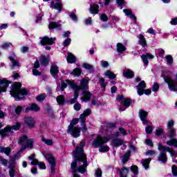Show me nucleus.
<instances>
[{"label":"nucleus","mask_w":177,"mask_h":177,"mask_svg":"<svg viewBox=\"0 0 177 177\" xmlns=\"http://www.w3.org/2000/svg\"><path fill=\"white\" fill-rule=\"evenodd\" d=\"M84 146H85V141H81L79 147L73 151V156L75 160L71 163V169L73 173V177H80L75 174L77 171L80 174H84L86 171L88 167V161L86 160V155L84 153Z\"/></svg>","instance_id":"nucleus-1"},{"label":"nucleus","mask_w":177,"mask_h":177,"mask_svg":"<svg viewBox=\"0 0 177 177\" xmlns=\"http://www.w3.org/2000/svg\"><path fill=\"white\" fill-rule=\"evenodd\" d=\"M10 93L15 100H23L25 96H27V90L21 88V84L15 83L11 86Z\"/></svg>","instance_id":"nucleus-2"},{"label":"nucleus","mask_w":177,"mask_h":177,"mask_svg":"<svg viewBox=\"0 0 177 177\" xmlns=\"http://www.w3.org/2000/svg\"><path fill=\"white\" fill-rule=\"evenodd\" d=\"M110 140V137H102V136H98L92 142V145L95 149L99 148V151L100 153H106L110 150L109 146H103L104 143H107Z\"/></svg>","instance_id":"nucleus-3"},{"label":"nucleus","mask_w":177,"mask_h":177,"mask_svg":"<svg viewBox=\"0 0 177 177\" xmlns=\"http://www.w3.org/2000/svg\"><path fill=\"white\" fill-rule=\"evenodd\" d=\"M158 150H159V151H161L158 156V161H161L163 163L167 162V153H165V151H168L169 153H170L171 157H174V156H175V151H174V149H171V148L168 147H165L161 144H158Z\"/></svg>","instance_id":"nucleus-4"},{"label":"nucleus","mask_w":177,"mask_h":177,"mask_svg":"<svg viewBox=\"0 0 177 177\" xmlns=\"http://www.w3.org/2000/svg\"><path fill=\"white\" fill-rule=\"evenodd\" d=\"M78 121H80L78 118H75L71 121V124L68 126V133H71L73 138H80V133H81V129L74 126L78 124Z\"/></svg>","instance_id":"nucleus-5"},{"label":"nucleus","mask_w":177,"mask_h":177,"mask_svg":"<svg viewBox=\"0 0 177 177\" xmlns=\"http://www.w3.org/2000/svg\"><path fill=\"white\" fill-rule=\"evenodd\" d=\"M66 82L68 83V85H70L71 88H72L73 91L78 92V91H80V89H88L89 79H83L82 80H81L80 86H77V84L74 83V82H71L70 80H66Z\"/></svg>","instance_id":"nucleus-6"},{"label":"nucleus","mask_w":177,"mask_h":177,"mask_svg":"<svg viewBox=\"0 0 177 177\" xmlns=\"http://www.w3.org/2000/svg\"><path fill=\"white\" fill-rule=\"evenodd\" d=\"M116 100L119 102V103H122L124 106V107L120 108V111H125V109L131 106V100L129 98L124 97L123 95H118Z\"/></svg>","instance_id":"nucleus-7"},{"label":"nucleus","mask_w":177,"mask_h":177,"mask_svg":"<svg viewBox=\"0 0 177 177\" xmlns=\"http://www.w3.org/2000/svg\"><path fill=\"white\" fill-rule=\"evenodd\" d=\"M44 156L50 165L51 172L53 174H55V167H56V159H55L53 155L49 152L45 153L44 154Z\"/></svg>","instance_id":"nucleus-8"},{"label":"nucleus","mask_w":177,"mask_h":177,"mask_svg":"<svg viewBox=\"0 0 177 177\" xmlns=\"http://www.w3.org/2000/svg\"><path fill=\"white\" fill-rule=\"evenodd\" d=\"M91 109H87L80 116V120L82 124H83V127H82V131L83 132H86V131L88 130V129L86 128V126H85L84 124H85V121L86 120V117H88V115H89L91 114Z\"/></svg>","instance_id":"nucleus-9"},{"label":"nucleus","mask_w":177,"mask_h":177,"mask_svg":"<svg viewBox=\"0 0 177 177\" xmlns=\"http://www.w3.org/2000/svg\"><path fill=\"white\" fill-rule=\"evenodd\" d=\"M24 121L28 128H30V129L35 128V120L34 118L31 116H26Z\"/></svg>","instance_id":"nucleus-10"},{"label":"nucleus","mask_w":177,"mask_h":177,"mask_svg":"<svg viewBox=\"0 0 177 177\" xmlns=\"http://www.w3.org/2000/svg\"><path fill=\"white\" fill-rule=\"evenodd\" d=\"M41 45H53V42L56 41V37H48V36H45L44 37H39Z\"/></svg>","instance_id":"nucleus-11"},{"label":"nucleus","mask_w":177,"mask_h":177,"mask_svg":"<svg viewBox=\"0 0 177 177\" xmlns=\"http://www.w3.org/2000/svg\"><path fill=\"white\" fill-rule=\"evenodd\" d=\"M9 84H10V82H8L5 79H0V93L6 91L8 86H9Z\"/></svg>","instance_id":"nucleus-12"},{"label":"nucleus","mask_w":177,"mask_h":177,"mask_svg":"<svg viewBox=\"0 0 177 177\" xmlns=\"http://www.w3.org/2000/svg\"><path fill=\"white\" fill-rule=\"evenodd\" d=\"M146 88V82L141 81L137 86V92L139 96L145 94V89Z\"/></svg>","instance_id":"nucleus-13"},{"label":"nucleus","mask_w":177,"mask_h":177,"mask_svg":"<svg viewBox=\"0 0 177 177\" xmlns=\"http://www.w3.org/2000/svg\"><path fill=\"white\" fill-rule=\"evenodd\" d=\"M9 60H10L11 63H12V68H15V67H17L20 66L19 61L16 60V54L15 53H11L10 56L8 57Z\"/></svg>","instance_id":"nucleus-14"},{"label":"nucleus","mask_w":177,"mask_h":177,"mask_svg":"<svg viewBox=\"0 0 177 177\" xmlns=\"http://www.w3.org/2000/svg\"><path fill=\"white\" fill-rule=\"evenodd\" d=\"M59 66L56 64H53L51 66L50 69V73L54 78H57V74H59Z\"/></svg>","instance_id":"nucleus-15"},{"label":"nucleus","mask_w":177,"mask_h":177,"mask_svg":"<svg viewBox=\"0 0 177 177\" xmlns=\"http://www.w3.org/2000/svg\"><path fill=\"white\" fill-rule=\"evenodd\" d=\"M49 22H50L48 25L49 30H54V28H56L57 30H60V28H62V24L57 22L52 21V19H49Z\"/></svg>","instance_id":"nucleus-16"},{"label":"nucleus","mask_w":177,"mask_h":177,"mask_svg":"<svg viewBox=\"0 0 177 177\" xmlns=\"http://www.w3.org/2000/svg\"><path fill=\"white\" fill-rule=\"evenodd\" d=\"M26 150V149H30V150H32L34 149V140L32 139H28L27 140L25 145H23L21 147V149H24Z\"/></svg>","instance_id":"nucleus-17"},{"label":"nucleus","mask_w":177,"mask_h":177,"mask_svg":"<svg viewBox=\"0 0 177 177\" xmlns=\"http://www.w3.org/2000/svg\"><path fill=\"white\" fill-rule=\"evenodd\" d=\"M50 8H51V9H57V10H59V13H60V12H62V9H63V5L61 2H58L55 4L54 1H51Z\"/></svg>","instance_id":"nucleus-18"},{"label":"nucleus","mask_w":177,"mask_h":177,"mask_svg":"<svg viewBox=\"0 0 177 177\" xmlns=\"http://www.w3.org/2000/svg\"><path fill=\"white\" fill-rule=\"evenodd\" d=\"M139 116H140L141 121H142L143 124H147L148 121L146 120V118L147 117V112H146L143 110H140Z\"/></svg>","instance_id":"nucleus-19"},{"label":"nucleus","mask_w":177,"mask_h":177,"mask_svg":"<svg viewBox=\"0 0 177 177\" xmlns=\"http://www.w3.org/2000/svg\"><path fill=\"white\" fill-rule=\"evenodd\" d=\"M141 58L142 59L144 64L147 66V64H149V60H147V59H154V55L150 53H147V55H142L141 56Z\"/></svg>","instance_id":"nucleus-20"},{"label":"nucleus","mask_w":177,"mask_h":177,"mask_svg":"<svg viewBox=\"0 0 177 177\" xmlns=\"http://www.w3.org/2000/svg\"><path fill=\"white\" fill-rule=\"evenodd\" d=\"M89 12L91 15H97L99 13V6L97 4L91 5Z\"/></svg>","instance_id":"nucleus-21"},{"label":"nucleus","mask_w":177,"mask_h":177,"mask_svg":"<svg viewBox=\"0 0 177 177\" xmlns=\"http://www.w3.org/2000/svg\"><path fill=\"white\" fill-rule=\"evenodd\" d=\"M91 96H92V94L89 91H83L82 100L83 102H89L91 100Z\"/></svg>","instance_id":"nucleus-22"},{"label":"nucleus","mask_w":177,"mask_h":177,"mask_svg":"<svg viewBox=\"0 0 177 177\" xmlns=\"http://www.w3.org/2000/svg\"><path fill=\"white\" fill-rule=\"evenodd\" d=\"M138 44L141 45V46H147V43L146 41V38L142 35H139L138 36Z\"/></svg>","instance_id":"nucleus-23"},{"label":"nucleus","mask_w":177,"mask_h":177,"mask_svg":"<svg viewBox=\"0 0 177 177\" xmlns=\"http://www.w3.org/2000/svg\"><path fill=\"white\" fill-rule=\"evenodd\" d=\"M125 50H127V47H125L124 44L121 43L117 44V52H118V53H124Z\"/></svg>","instance_id":"nucleus-24"},{"label":"nucleus","mask_w":177,"mask_h":177,"mask_svg":"<svg viewBox=\"0 0 177 177\" xmlns=\"http://www.w3.org/2000/svg\"><path fill=\"white\" fill-rule=\"evenodd\" d=\"M21 127V124L20 122H17L15 125L12 126L11 127H9L10 129L8 131L12 133H13V131H19L20 128Z\"/></svg>","instance_id":"nucleus-25"},{"label":"nucleus","mask_w":177,"mask_h":177,"mask_svg":"<svg viewBox=\"0 0 177 177\" xmlns=\"http://www.w3.org/2000/svg\"><path fill=\"white\" fill-rule=\"evenodd\" d=\"M66 60L68 62V63H75V62H77V58H75V56H74V55L68 53V56L66 57Z\"/></svg>","instance_id":"nucleus-26"},{"label":"nucleus","mask_w":177,"mask_h":177,"mask_svg":"<svg viewBox=\"0 0 177 177\" xmlns=\"http://www.w3.org/2000/svg\"><path fill=\"white\" fill-rule=\"evenodd\" d=\"M150 161H151V158H150L147 159H142L141 160V163L142 164V166L145 167V169H147L149 168V165H150Z\"/></svg>","instance_id":"nucleus-27"},{"label":"nucleus","mask_w":177,"mask_h":177,"mask_svg":"<svg viewBox=\"0 0 177 177\" xmlns=\"http://www.w3.org/2000/svg\"><path fill=\"white\" fill-rule=\"evenodd\" d=\"M123 75L127 78H132L133 77V72L129 69H127L124 71Z\"/></svg>","instance_id":"nucleus-28"},{"label":"nucleus","mask_w":177,"mask_h":177,"mask_svg":"<svg viewBox=\"0 0 177 177\" xmlns=\"http://www.w3.org/2000/svg\"><path fill=\"white\" fill-rule=\"evenodd\" d=\"M12 151L10 147H0V153H5L7 156H10Z\"/></svg>","instance_id":"nucleus-29"},{"label":"nucleus","mask_w":177,"mask_h":177,"mask_svg":"<svg viewBox=\"0 0 177 177\" xmlns=\"http://www.w3.org/2000/svg\"><path fill=\"white\" fill-rule=\"evenodd\" d=\"M129 172V168L123 167L121 169L120 171V177H127V175H128V173Z\"/></svg>","instance_id":"nucleus-30"},{"label":"nucleus","mask_w":177,"mask_h":177,"mask_svg":"<svg viewBox=\"0 0 177 177\" xmlns=\"http://www.w3.org/2000/svg\"><path fill=\"white\" fill-rule=\"evenodd\" d=\"M167 145H168V146H174V147H177V139L172 138L170 140L167 141Z\"/></svg>","instance_id":"nucleus-31"},{"label":"nucleus","mask_w":177,"mask_h":177,"mask_svg":"<svg viewBox=\"0 0 177 177\" xmlns=\"http://www.w3.org/2000/svg\"><path fill=\"white\" fill-rule=\"evenodd\" d=\"M169 137V138H175L176 136V129H167Z\"/></svg>","instance_id":"nucleus-32"},{"label":"nucleus","mask_w":177,"mask_h":177,"mask_svg":"<svg viewBox=\"0 0 177 177\" xmlns=\"http://www.w3.org/2000/svg\"><path fill=\"white\" fill-rule=\"evenodd\" d=\"M9 129V127H6L4 129L0 130V135L1 136V138H5V136H8V133L10 132Z\"/></svg>","instance_id":"nucleus-33"},{"label":"nucleus","mask_w":177,"mask_h":177,"mask_svg":"<svg viewBox=\"0 0 177 177\" xmlns=\"http://www.w3.org/2000/svg\"><path fill=\"white\" fill-rule=\"evenodd\" d=\"M58 104H64L66 102V99L64 98V95H59L56 99Z\"/></svg>","instance_id":"nucleus-34"},{"label":"nucleus","mask_w":177,"mask_h":177,"mask_svg":"<svg viewBox=\"0 0 177 177\" xmlns=\"http://www.w3.org/2000/svg\"><path fill=\"white\" fill-rule=\"evenodd\" d=\"M165 59L167 66H172V64H174V58L171 55H167Z\"/></svg>","instance_id":"nucleus-35"},{"label":"nucleus","mask_w":177,"mask_h":177,"mask_svg":"<svg viewBox=\"0 0 177 177\" xmlns=\"http://www.w3.org/2000/svg\"><path fill=\"white\" fill-rule=\"evenodd\" d=\"M27 140H28V137L27 136H22L20 137L18 143L19 145H24V143L27 142Z\"/></svg>","instance_id":"nucleus-36"},{"label":"nucleus","mask_w":177,"mask_h":177,"mask_svg":"<svg viewBox=\"0 0 177 177\" xmlns=\"http://www.w3.org/2000/svg\"><path fill=\"white\" fill-rule=\"evenodd\" d=\"M82 70L80 68H76L73 70V72H71V74H73L75 77H80L81 75Z\"/></svg>","instance_id":"nucleus-37"},{"label":"nucleus","mask_w":177,"mask_h":177,"mask_svg":"<svg viewBox=\"0 0 177 177\" xmlns=\"http://www.w3.org/2000/svg\"><path fill=\"white\" fill-rule=\"evenodd\" d=\"M40 63L42 66H46L48 63H49V60L45 56H41L40 59Z\"/></svg>","instance_id":"nucleus-38"},{"label":"nucleus","mask_w":177,"mask_h":177,"mask_svg":"<svg viewBox=\"0 0 177 177\" xmlns=\"http://www.w3.org/2000/svg\"><path fill=\"white\" fill-rule=\"evenodd\" d=\"M24 151V148H21L18 152L14 156V159L15 160H19L20 157H21V153Z\"/></svg>","instance_id":"nucleus-39"},{"label":"nucleus","mask_w":177,"mask_h":177,"mask_svg":"<svg viewBox=\"0 0 177 177\" xmlns=\"http://www.w3.org/2000/svg\"><path fill=\"white\" fill-rule=\"evenodd\" d=\"M106 77H109V78H111V80H114L115 78V75L110 71H107L104 73Z\"/></svg>","instance_id":"nucleus-40"},{"label":"nucleus","mask_w":177,"mask_h":177,"mask_svg":"<svg viewBox=\"0 0 177 177\" xmlns=\"http://www.w3.org/2000/svg\"><path fill=\"white\" fill-rule=\"evenodd\" d=\"M41 140L44 143H45V145H47V146H53V141L52 140L41 138Z\"/></svg>","instance_id":"nucleus-41"},{"label":"nucleus","mask_w":177,"mask_h":177,"mask_svg":"<svg viewBox=\"0 0 177 177\" xmlns=\"http://www.w3.org/2000/svg\"><path fill=\"white\" fill-rule=\"evenodd\" d=\"M78 96H79L78 92L75 91L74 97L69 101L71 104H74V103H75V102H77V99H78Z\"/></svg>","instance_id":"nucleus-42"},{"label":"nucleus","mask_w":177,"mask_h":177,"mask_svg":"<svg viewBox=\"0 0 177 177\" xmlns=\"http://www.w3.org/2000/svg\"><path fill=\"white\" fill-rule=\"evenodd\" d=\"M113 143L114 146H121L124 144V141L122 140L116 139L113 140Z\"/></svg>","instance_id":"nucleus-43"},{"label":"nucleus","mask_w":177,"mask_h":177,"mask_svg":"<svg viewBox=\"0 0 177 177\" xmlns=\"http://www.w3.org/2000/svg\"><path fill=\"white\" fill-rule=\"evenodd\" d=\"M131 171L134 174V175H138L139 174V170L138 169V166L133 165L131 167Z\"/></svg>","instance_id":"nucleus-44"},{"label":"nucleus","mask_w":177,"mask_h":177,"mask_svg":"<svg viewBox=\"0 0 177 177\" xmlns=\"http://www.w3.org/2000/svg\"><path fill=\"white\" fill-rule=\"evenodd\" d=\"M30 110L35 112L39 111V106H38V105L36 104H32L30 105Z\"/></svg>","instance_id":"nucleus-45"},{"label":"nucleus","mask_w":177,"mask_h":177,"mask_svg":"<svg viewBox=\"0 0 177 177\" xmlns=\"http://www.w3.org/2000/svg\"><path fill=\"white\" fill-rule=\"evenodd\" d=\"M129 156H131L130 152H127L124 155V156L122 158V162L124 163L127 162V161H128V160H129Z\"/></svg>","instance_id":"nucleus-46"},{"label":"nucleus","mask_w":177,"mask_h":177,"mask_svg":"<svg viewBox=\"0 0 177 177\" xmlns=\"http://www.w3.org/2000/svg\"><path fill=\"white\" fill-rule=\"evenodd\" d=\"M174 125H175V122L173 120H169L167 124L168 129H174Z\"/></svg>","instance_id":"nucleus-47"},{"label":"nucleus","mask_w":177,"mask_h":177,"mask_svg":"<svg viewBox=\"0 0 177 177\" xmlns=\"http://www.w3.org/2000/svg\"><path fill=\"white\" fill-rule=\"evenodd\" d=\"M12 46V43L10 42H4L1 45L2 49H8V48H10Z\"/></svg>","instance_id":"nucleus-48"},{"label":"nucleus","mask_w":177,"mask_h":177,"mask_svg":"<svg viewBox=\"0 0 177 177\" xmlns=\"http://www.w3.org/2000/svg\"><path fill=\"white\" fill-rule=\"evenodd\" d=\"M100 64L102 68H107V67H109V62H107V61H104V60L100 62Z\"/></svg>","instance_id":"nucleus-49"},{"label":"nucleus","mask_w":177,"mask_h":177,"mask_svg":"<svg viewBox=\"0 0 177 177\" xmlns=\"http://www.w3.org/2000/svg\"><path fill=\"white\" fill-rule=\"evenodd\" d=\"M46 97V95L41 94L39 96H37L36 97V99H37V100H38V102H42L43 100H45Z\"/></svg>","instance_id":"nucleus-50"},{"label":"nucleus","mask_w":177,"mask_h":177,"mask_svg":"<svg viewBox=\"0 0 177 177\" xmlns=\"http://www.w3.org/2000/svg\"><path fill=\"white\" fill-rule=\"evenodd\" d=\"M69 17H71V20H73V21H78V18L77 17V15L74 12L69 14Z\"/></svg>","instance_id":"nucleus-51"},{"label":"nucleus","mask_w":177,"mask_h":177,"mask_svg":"<svg viewBox=\"0 0 177 177\" xmlns=\"http://www.w3.org/2000/svg\"><path fill=\"white\" fill-rule=\"evenodd\" d=\"M145 132L148 134L151 133V132H153V127L147 126L146 128H145Z\"/></svg>","instance_id":"nucleus-52"},{"label":"nucleus","mask_w":177,"mask_h":177,"mask_svg":"<svg viewBox=\"0 0 177 177\" xmlns=\"http://www.w3.org/2000/svg\"><path fill=\"white\" fill-rule=\"evenodd\" d=\"M162 132H163V130H162V128H158L156 129V136H160V135H162Z\"/></svg>","instance_id":"nucleus-53"},{"label":"nucleus","mask_w":177,"mask_h":177,"mask_svg":"<svg viewBox=\"0 0 177 177\" xmlns=\"http://www.w3.org/2000/svg\"><path fill=\"white\" fill-rule=\"evenodd\" d=\"M171 171L174 176H177V167L176 165H172Z\"/></svg>","instance_id":"nucleus-54"},{"label":"nucleus","mask_w":177,"mask_h":177,"mask_svg":"<svg viewBox=\"0 0 177 177\" xmlns=\"http://www.w3.org/2000/svg\"><path fill=\"white\" fill-rule=\"evenodd\" d=\"M160 89V86H158V84L154 83L152 87L153 92H157Z\"/></svg>","instance_id":"nucleus-55"},{"label":"nucleus","mask_w":177,"mask_h":177,"mask_svg":"<svg viewBox=\"0 0 177 177\" xmlns=\"http://www.w3.org/2000/svg\"><path fill=\"white\" fill-rule=\"evenodd\" d=\"M158 53L160 57H164L165 51L162 48H160L158 50Z\"/></svg>","instance_id":"nucleus-56"},{"label":"nucleus","mask_w":177,"mask_h":177,"mask_svg":"<svg viewBox=\"0 0 177 177\" xmlns=\"http://www.w3.org/2000/svg\"><path fill=\"white\" fill-rule=\"evenodd\" d=\"M100 20H102V21H107V20H109V17H107L106 14H102L100 16Z\"/></svg>","instance_id":"nucleus-57"},{"label":"nucleus","mask_w":177,"mask_h":177,"mask_svg":"<svg viewBox=\"0 0 177 177\" xmlns=\"http://www.w3.org/2000/svg\"><path fill=\"white\" fill-rule=\"evenodd\" d=\"M71 44V39L68 38L64 41V46H68Z\"/></svg>","instance_id":"nucleus-58"},{"label":"nucleus","mask_w":177,"mask_h":177,"mask_svg":"<svg viewBox=\"0 0 177 177\" xmlns=\"http://www.w3.org/2000/svg\"><path fill=\"white\" fill-rule=\"evenodd\" d=\"M83 68H85L86 70H92L93 66L89 64H84Z\"/></svg>","instance_id":"nucleus-59"},{"label":"nucleus","mask_w":177,"mask_h":177,"mask_svg":"<svg viewBox=\"0 0 177 177\" xmlns=\"http://www.w3.org/2000/svg\"><path fill=\"white\" fill-rule=\"evenodd\" d=\"M74 109L76 111H80L81 110V104L77 102L76 104H75L74 105Z\"/></svg>","instance_id":"nucleus-60"},{"label":"nucleus","mask_w":177,"mask_h":177,"mask_svg":"<svg viewBox=\"0 0 177 177\" xmlns=\"http://www.w3.org/2000/svg\"><path fill=\"white\" fill-rule=\"evenodd\" d=\"M43 16H44V13H40L39 15H37L36 18V23H39V21L42 20Z\"/></svg>","instance_id":"nucleus-61"},{"label":"nucleus","mask_w":177,"mask_h":177,"mask_svg":"<svg viewBox=\"0 0 177 177\" xmlns=\"http://www.w3.org/2000/svg\"><path fill=\"white\" fill-rule=\"evenodd\" d=\"M95 175L96 177H102V170L100 169H97L95 171Z\"/></svg>","instance_id":"nucleus-62"},{"label":"nucleus","mask_w":177,"mask_h":177,"mask_svg":"<svg viewBox=\"0 0 177 177\" xmlns=\"http://www.w3.org/2000/svg\"><path fill=\"white\" fill-rule=\"evenodd\" d=\"M100 84L102 88H106V82H104V79L100 78Z\"/></svg>","instance_id":"nucleus-63"},{"label":"nucleus","mask_w":177,"mask_h":177,"mask_svg":"<svg viewBox=\"0 0 177 177\" xmlns=\"http://www.w3.org/2000/svg\"><path fill=\"white\" fill-rule=\"evenodd\" d=\"M9 174L10 177H15V168L12 167L9 171Z\"/></svg>","instance_id":"nucleus-64"}]
</instances>
